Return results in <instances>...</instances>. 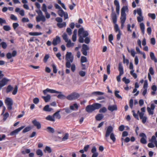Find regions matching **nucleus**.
<instances>
[{"label": "nucleus", "mask_w": 157, "mask_h": 157, "mask_svg": "<svg viewBox=\"0 0 157 157\" xmlns=\"http://www.w3.org/2000/svg\"><path fill=\"white\" fill-rule=\"evenodd\" d=\"M71 53L67 52L66 55V59L67 60L66 66L67 67L69 68L71 66V63L73 61V58L71 57Z\"/></svg>", "instance_id": "1"}, {"label": "nucleus", "mask_w": 157, "mask_h": 157, "mask_svg": "<svg viewBox=\"0 0 157 157\" xmlns=\"http://www.w3.org/2000/svg\"><path fill=\"white\" fill-rule=\"evenodd\" d=\"M36 11L38 15V16L36 17V21L37 22H39L41 21L43 22H45L46 21V18L44 15H43L41 10L39 9L38 10H36Z\"/></svg>", "instance_id": "2"}, {"label": "nucleus", "mask_w": 157, "mask_h": 157, "mask_svg": "<svg viewBox=\"0 0 157 157\" xmlns=\"http://www.w3.org/2000/svg\"><path fill=\"white\" fill-rule=\"evenodd\" d=\"M128 10L127 6H124L121 10V23H124L126 19V14L125 13V10Z\"/></svg>", "instance_id": "3"}, {"label": "nucleus", "mask_w": 157, "mask_h": 157, "mask_svg": "<svg viewBox=\"0 0 157 157\" xmlns=\"http://www.w3.org/2000/svg\"><path fill=\"white\" fill-rule=\"evenodd\" d=\"M80 96L79 94L76 93H72L66 97V98L69 100H72L78 98Z\"/></svg>", "instance_id": "4"}, {"label": "nucleus", "mask_w": 157, "mask_h": 157, "mask_svg": "<svg viewBox=\"0 0 157 157\" xmlns=\"http://www.w3.org/2000/svg\"><path fill=\"white\" fill-rule=\"evenodd\" d=\"M118 70L119 71V75L117 77V79L118 82L121 81V76L123 74L124 72L123 67L121 63L119 64Z\"/></svg>", "instance_id": "5"}, {"label": "nucleus", "mask_w": 157, "mask_h": 157, "mask_svg": "<svg viewBox=\"0 0 157 157\" xmlns=\"http://www.w3.org/2000/svg\"><path fill=\"white\" fill-rule=\"evenodd\" d=\"M8 109L10 110L12 109V105L13 104V101L12 99L10 98H7L5 100Z\"/></svg>", "instance_id": "6"}, {"label": "nucleus", "mask_w": 157, "mask_h": 157, "mask_svg": "<svg viewBox=\"0 0 157 157\" xmlns=\"http://www.w3.org/2000/svg\"><path fill=\"white\" fill-rule=\"evenodd\" d=\"M89 35L87 31H85L83 28H80L78 31V35H81L83 37H86Z\"/></svg>", "instance_id": "7"}, {"label": "nucleus", "mask_w": 157, "mask_h": 157, "mask_svg": "<svg viewBox=\"0 0 157 157\" xmlns=\"http://www.w3.org/2000/svg\"><path fill=\"white\" fill-rule=\"evenodd\" d=\"M113 131V128L111 126H109L107 127L105 134V139L106 140H107V138L112 133H113L112 132Z\"/></svg>", "instance_id": "8"}, {"label": "nucleus", "mask_w": 157, "mask_h": 157, "mask_svg": "<svg viewBox=\"0 0 157 157\" xmlns=\"http://www.w3.org/2000/svg\"><path fill=\"white\" fill-rule=\"evenodd\" d=\"M89 49V47L86 44H83L81 50L82 54L85 56L87 55V51Z\"/></svg>", "instance_id": "9"}, {"label": "nucleus", "mask_w": 157, "mask_h": 157, "mask_svg": "<svg viewBox=\"0 0 157 157\" xmlns=\"http://www.w3.org/2000/svg\"><path fill=\"white\" fill-rule=\"evenodd\" d=\"M59 15L61 17H64V20L67 19L68 17V15L67 12H65L62 9L59 10L58 12Z\"/></svg>", "instance_id": "10"}, {"label": "nucleus", "mask_w": 157, "mask_h": 157, "mask_svg": "<svg viewBox=\"0 0 157 157\" xmlns=\"http://www.w3.org/2000/svg\"><path fill=\"white\" fill-rule=\"evenodd\" d=\"M140 136L142 137L140 139V142L143 144H146L147 136L144 133H142L140 134Z\"/></svg>", "instance_id": "11"}, {"label": "nucleus", "mask_w": 157, "mask_h": 157, "mask_svg": "<svg viewBox=\"0 0 157 157\" xmlns=\"http://www.w3.org/2000/svg\"><path fill=\"white\" fill-rule=\"evenodd\" d=\"M48 92L50 93H60L61 92L57 91L53 89H50L48 88H47L46 89L44 90L43 91V93L44 95H46Z\"/></svg>", "instance_id": "12"}, {"label": "nucleus", "mask_w": 157, "mask_h": 157, "mask_svg": "<svg viewBox=\"0 0 157 157\" xmlns=\"http://www.w3.org/2000/svg\"><path fill=\"white\" fill-rule=\"evenodd\" d=\"M25 127V126H22L12 132L10 134V136H13L17 134L21 130L23 129Z\"/></svg>", "instance_id": "13"}, {"label": "nucleus", "mask_w": 157, "mask_h": 157, "mask_svg": "<svg viewBox=\"0 0 157 157\" xmlns=\"http://www.w3.org/2000/svg\"><path fill=\"white\" fill-rule=\"evenodd\" d=\"M8 81V80L6 79V78H4L0 81V90H1L2 87L6 84Z\"/></svg>", "instance_id": "14"}, {"label": "nucleus", "mask_w": 157, "mask_h": 157, "mask_svg": "<svg viewBox=\"0 0 157 157\" xmlns=\"http://www.w3.org/2000/svg\"><path fill=\"white\" fill-rule=\"evenodd\" d=\"M61 40L59 37L56 36L55 38H54L52 41V44L54 46L58 44L60 42Z\"/></svg>", "instance_id": "15"}, {"label": "nucleus", "mask_w": 157, "mask_h": 157, "mask_svg": "<svg viewBox=\"0 0 157 157\" xmlns=\"http://www.w3.org/2000/svg\"><path fill=\"white\" fill-rule=\"evenodd\" d=\"M32 123L36 127L37 129H40L41 128V125L40 123L36 119H34L32 121Z\"/></svg>", "instance_id": "16"}, {"label": "nucleus", "mask_w": 157, "mask_h": 157, "mask_svg": "<svg viewBox=\"0 0 157 157\" xmlns=\"http://www.w3.org/2000/svg\"><path fill=\"white\" fill-rule=\"evenodd\" d=\"M86 110L89 113H92L94 110L93 104L87 105L86 108Z\"/></svg>", "instance_id": "17"}, {"label": "nucleus", "mask_w": 157, "mask_h": 157, "mask_svg": "<svg viewBox=\"0 0 157 157\" xmlns=\"http://www.w3.org/2000/svg\"><path fill=\"white\" fill-rule=\"evenodd\" d=\"M108 109L109 110L112 112L114 110H117V105H109L108 107Z\"/></svg>", "instance_id": "18"}, {"label": "nucleus", "mask_w": 157, "mask_h": 157, "mask_svg": "<svg viewBox=\"0 0 157 157\" xmlns=\"http://www.w3.org/2000/svg\"><path fill=\"white\" fill-rule=\"evenodd\" d=\"M111 16L113 23L114 24L116 23L117 21V16L116 13L115 12H112Z\"/></svg>", "instance_id": "19"}, {"label": "nucleus", "mask_w": 157, "mask_h": 157, "mask_svg": "<svg viewBox=\"0 0 157 157\" xmlns=\"http://www.w3.org/2000/svg\"><path fill=\"white\" fill-rule=\"evenodd\" d=\"M42 98L44 99L46 102H49L51 99V96L49 94H47L46 96H42Z\"/></svg>", "instance_id": "20"}, {"label": "nucleus", "mask_w": 157, "mask_h": 157, "mask_svg": "<svg viewBox=\"0 0 157 157\" xmlns=\"http://www.w3.org/2000/svg\"><path fill=\"white\" fill-rule=\"evenodd\" d=\"M145 108L144 107L142 108L141 109V112L140 113L139 117L140 118H141L142 117H144V113L145 112Z\"/></svg>", "instance_id": "21"}, {"label": "nucleus", "mask_w": 157, "mask_h": 157, "mask_svg": "<svg viewBox=\"0 0 157 157\" xmlns=\"http://www.w3.org/2000/svg\"><path fill=\"white\" fill-rule=\"evenodd\" d=\"M60 111V110H58L53 114V116L54 118L55 117L56 118L59 119L61 118V116L59 113Z\"/></svg>", "instance_id": "22"}, {"label": "nucleus", "mask_w": 157, "mask_h": 157, "mask_svg": "<svg viewBox=\"0 0 157 157\" xmlns=\"http://www.w3.org/2000/svg\"><path fill=\"white\" fill-rule=\"evenodd\" d=\"M150 56L151 59L154 61L155 63L157 62V59L155 58L154 53L152 52L150 53Z\"/></svg>", "instance_id": "23"}, {"label": "nucleus", "mask_w": 157, "mask_h": 157, "mask_svg": "<svg viewBox=\"0 0 157 157\" xmlns=\"http://www.w3.org/2000/svg\"><path fill=\"white\" fill-rule=\"evenodd\" d=\"M57 25L59 28H62L66 26V23L65 22H64L62 23H58L57 24Z\"/></svg>", "instance_id": "24"}, {"label": "nucleus", "mask_w": 157, "mask_h": 157, "mask_svg": "<svg viewBox=\"0 0 157 157\" xmlns=\"http://www.w3.org/2000/svg\"><path fill=\"white\" fill-rule=\"evenodd\" d=\"M93 105L94 106V110L96 109H99L101 106V104L98 103H94L93 104Z\"/></svg>", "instance_id": "25"}, {"label": "nucleus", "mask_w": 157, "mask_h": 157, "mask_svg": "<svg viewBox=\"0 0 157 157\" xmlns=\"http://www.w3.org/2000/svg\"><path fill=\"white\" fill-rule=\"evenodd\" d=\"M78 106L77 103H74L73 105L70 106V108L71 109L74 110H75V108L76 109V110H77L78 108Z\"/></svg>", "instance_id": "26"}, {"label": "nucleus", "mask_w": 157, "mask_h": 157, "mask_svg": "<svg viewBox=\"0 0 157 157\" xmlns=\"http://www.w3.org/2000/svg\"><path fill=\"white\" fill-rule=\"evenodd\" d=\"M103 117L104 116L102 114H99L96 116L95 118L97 121H100L103 118Z\"/></svg>", "instance_id": "27"}, {"label": "nucleus", "mask_w": 157, "mask_h": 157, "mask_svg": "<svg viewBox=\"0 0 157 157\" xmlns=\"http://www.w3.org/2000/svg\"><path fill=\"white\" fill-rule=\"evenodd\" d=\"M46 119L47 120L51 121L54 122L55 121V118H54L53 115V116L48 115L46 117Z\"/></svg>", "instance_id": "28"}, {"label": "nucleus", "mask_w": 157, "mask_h": 157, "mask_svg": "<svg viewBox=\"0 0 157 157\" xmlns=\"http://www.w3.org/2000/svg\"><path fill=\"white\" fill-rule=\"evenodd\" d=\"M44 111L47 112L51 111L53 109L49 107V106L48 105H47L44 106L43 108Z\"/></svg>", "instance_id": "29"}, {"label": "nucleus", "mask_w": 157, "mask_h": 157, "mask_svg": "<svg viewBox=\"0 0 157 157\" xmlns=\"http://www.w3.org/2000/svg\"><path fill=\"white\" fill-rule=\"evenodd\" d=\"M66 42L67 43L66 46L68 48L73 47L74 46V44L73 43H71V40L70 39H69V40L67 41V42Z\"/></svg>", "instance_id": "30"}, {"label": "nucleus", "mask_w": 157, "mask_h": 157, "mask_svg": "<svg viewBox=\"0 0 157 157\" xmlns=\"http://www.w3.org/2000/svg\"><path fill=\"white\" fill-rule=\"evenodd\" d=\"M59 94L57 96V98L60 99H64L66 98V97L64 95L62 94V93L61 92L60 93H59Z\"/></svg>", "instance_id": "31"}, {"label": "nucleus", "mask_w": 157, "mask_h": 157, "mask_svg": "<svg viewBox=\"0 0 157 157\" xmlns=\"http://www.w3.org/2000/svg\"><path fill=\"white\" fill-rule=\"evenodd\" d=\"M73 5H69V7L70 9L72 10L73 9L74 7L76 6V4L75 3V2L76 0H71Z\"/></svg>", "instance_id": "32"}, {"label": "nucleus", "mask_w": 157, "mask_h": 157, "mask_svg": "<svg viewBox=\"0 0 157 157\" xmlns=\"http://www.w3.org/2000/svg\"><path fill=\"white\" fill-rule=\"evenodd\" d=\"M104 94V93L100 91H95L92 93V94L95 95H102Z\"/></svg>", "instance_id": "33"}, {"label": "nucleus", "mask_w": 157, "mask_h": 157, "mask_svg": "<svg viewBox=\"0 0 157 157\" xmlns=\"http://www.w3.org/2000/svg\"><path fill=\"white\" fill-rule=\"evenodd\" d=\"M13 89V87L11 85H9L8 86L6 89V92L8 93L11 91Z\"/></svg>", "instance_id": "34"}, {"label": "nucleus", "mask_w": 157, "mask_h": 157, "mask_svg": "<svg viewBox=\"0 0 157 157\" xmlns=\"http://www.w3.org/2000/svg\"><path fill=\"white\" fill-rule=\"evenodd\" d=\"M30 149H26L25 151L21 150V153L23 155H25L26 154H29L30 152Z\"/></svg>", "instance_id": "35"}, {"label": "nucleus", "mask_w": 157, "mask_h": 157, "mask_svg": "<svg viewBox=\"0 0 157 157\" xmlns=\"http://www.w3.org/2000/svg\"><path fill=\"white\" fill-rule=\"evenodd\" d=\"M140 28L141 29V30L143 33L144 34V30H145V27L144 25V24L143 23H140Z\"/></svg>", "instance_id": "36"}, {"label": "nucleus", "mask_w": 157, "mask_h": 157, "mask_svg": "<svg viewBox=\"0 0 157 157\" xmlns=\"http://www.w3.org/2000/svg\"><path fill=\"white\" fill-rule=\"evenodd\" d=\"M114 29L115 32H121V31L120 30V29L118 27V26L116 23L114 24Z\"/></svg>", "instance_id": "37"}, {"label": "nucleus", "mask_w": 157, "mask_h": 157, "mask_svg": "<svg viewBox=\"0 0 157 157\" xmlns=\"http://www.w3.org/2000/svg\"><path fill=\"white\" fill-rule=\"evenodd\" d=\"M42 34L41 33L38 32H30L29 33V34L31 36H38Z\"/></svg>", "instance_id": "38"}, {"label": "nucleus", "mask_w": 157, "mask_h": 157, "mask_svg": "<svg viewBox=\"0 0 157 157\" xmlns=\"http://www.w3.org/2000/svg\"><path fill=\"white\" fill-rule=\"evenodd\" d=\"M47 129L48 130V132L49 133H53L55 132L54 129L51 127H48Z\"/></svg>", "instance_id": "39"}, {"label": "nucleus", "mask_w": 157, "mask_h": 157, "mask_svg": "<svg viewBox=\"0 0 157 157\" xmlns=\"http://www.w3.org/2000/svg\"><path fill=\"white\" fill-rule=\"evenodd\" d=\"M62 37L65 42H67V41L69 40L67 37V34L65 33H63L62 35Z\"/></svg>", "instance_id": "40"}, {"label": "nucleus", "mask_w": 157, "mask_h": 157, "mask_svg": "<svg viewBox=\"0 0 157 157\" xmlns=\"http://www.w3.org/2000/svg\"><path fill=\"white\" fill-rule=\"evenodd\" d=\"M119 91L117 90H116L115 92V96L118 98L122 99V97L118 94Z\"/></svg>", "instance_id": "41"}, {"label": "nucleus", "mask_w": 157, "mask_h": 157, "mask_svg": "<svg viewBox=\"0 0 157 157\" xmlns=\"http://www.w3.org/2000/svg\"><path fill=\"white\" fill-rule=\"evenodd\" d=\"M36 154L38 155L42 156L43 155V153L42 150L40 149L36 150Z\"/></svg>", "instance_id": "42"}, {"label": "nucleus", "mask_w": 157, "mask_h": 157, "mask_svg": "<svg viewBox=\"0 0 157 157\" xmlns=\"http://www.w3.org/2000/svg\"><path fill=\"white\" fill-rule=\"evenodd\" d=\"M87 61L86 58L84 56H82L81 58V62L82 63L86 62Z\"/></svg>", "instance_id": "43"}, {"label": "nucleus", "mask_w": 157, "mask_h": 157, "mask_svg": "<svg viewBox=\"0 0 157 157\" xmlns=\"http://www.w3.org/2000/svg\"><path fill=\"white\" fill-rule=\"evenodd\" d=\"M147 109L148 114L149 115H153L154 113V110L151 109L150 107H147Z\"/></svg>", "instance_id": "44"}, {"label": "nucleus", "mask_w": 157, "mask_h": 157, "mask_svg": "<svg viewBox=\"0 0 157 157\" xmlns=\"http://www.w3.org/2000/svg\"><path fill=\"white\" fill-rule=\"evenodd\" d=\"M110 136V139L113 142H114L116 141V139L114 134L113 133H112Z\"/></svg>", "instance_id": "45"}, {"label": "nucleus", "mask_w": 157, "mask_h": 157, "mask_svg": "<svg viewBox=\"0 0 157 157\" xmlns=\"http://www.w3.org/2000/svg\"><path fill=\"white\" fill-rule=\"evenodd\" d=\"M46 151H47L48 153H50L52 151V150L51 148L47 146L46 147L45 149L44 150V151L45 152H46Z\"/></svg>", "instance_id": "46"}, {"label": "nucleus", "mask_w": 157, "mask_h": 157, "mask_svg": "<svg viewBox=\"0 0 157 157\" xmlns=\"http://www.w3.org/2000/svg\"><path fill=\"white\" fill-rule=\"evenodd\" d=\"M122 80L125 84H128L130 82V80L128 79H127L126 77L123 78Z\"/></svg>", "instance_id": "47"}, {"label": "nucleus", "mask_w": 157, "mask_h": 157, "mask_svg": "<svg viewBox=\"0 0 157 157\" xmlns=\"http://www.w3.org/2000/svg\"><path fill=\"white\" fill-rule=\"evenodd\" d=\"M17 90H18L17 86V85H15V87L14 88V90L12 92L13 94L14 95H15L17 94Z\"/></svg>", "instance_id": "48"}, {"label": "nucleus", "mask_w": 157, "mask_h": 157, "mask_svg": "<svg viewBox=\"0 0 157 157\" xmlns=\"http://www.w3.org/2000/svg\"><path fill=\"white\" fill-rule=\"evenodd\" d=\"M1 45L2 46V48L3 49H5L7 47V45L6 43L4 42H2L1 43Z\"/></svg>", "instance_id": "49"}, {"label": "nucleus", "mask_w": 157, "mask_h": 157, "mask_svg": "<svg viewBox=\"0 0 157 157\" xmlns=\"http://www.w3.org/2000/svg\"><path fill=\"white\" fill-rule=\"evenodd\" d=\"M42 10L45 13L47 12L46 8V6L45 4H43Z\"/></svg>", "instance_id": "50"}, {"label": "nucleus", "mask_w": 157, "mask_h": 157, "mask_svg": "<svg viewBox=\"0 0 157 157\" xmlns=\"http://www.w3.org/2000/svg\"><path fill=\"white\" fill-rule=\"evenodd\" d=\"M9 116V114L8 112L6 113L3 115V120L4 121H5L7 117Z\"/></svg>", "instance_id": "51"}, {"label": "nucleus", "mask_w": 157, "mask_h": 157, "mask_svg": "<svg viewBox=\"0 0 157 157\" xmlns=\"http://www.w3.org/2000/svg\"><path fill=\"white\" fill-rule=\"evenodd\" d=\"M79 36V37L78 38V41L80 43H83L84 42V40L83 39V37L81 35H78Z\"/></svg>", "instance_id": "52"}, {"label": "nucleus", "mask_w": 157, "mask_h": 157, "mask_svg": "<svg viewBox=\"0 0 157 157\" xmlns=\"http://www.w3.org/2000/svg\"><path fill=\"white\" fill-rule=\"evenodd\" d=\"M107 111V109L105 107H103L99 111V112L100 113H105Z\"/></svg>", "instance_id": "53"}, {"label": "nucleus", "mask_w": 157, "mask_h": 157, "mask_svg": "<svg viewBox=\"0 0 157 157\" xmlns=\"http://www.w3.org/2000/svg\"><path fill=\"white\" fill-rule=\"evenodd\" d=\"M4 29L6 31H8L10 30V27L9 25H5L3 26Z\"/></svg>", "instance_id": "54"}, {"label": "nucleus", "mask_w": 157, "mask_h": 157, "mask_svg": "<svg viewBox=\"0 0 157 157\" xmlns=\"http://www.w3.org/2000/svg\"><path fill=\"white\" fill-rule=\"evenodd\" d=\"M148 16L151 17L153 19H155V15L154 13H148Z\"/></svg>", "instance_id": "55"}, {"label": "nucleus", "mask_w": 157, "mask_h": 157, "mask_svg": "<svg viewBox=\"0 0 157 157\" xmlns=\"http://www.w3.org/2000/svg\"><path fill=\"white\" fill-rule=\"evenodd\" d=\"M10 18L11 19L14 21H16L17 19V17L14 15L13 14H11Z\"/></svg>", "instance_id": "56"}, {"label": "nucleus", "mask_w": 157, "mask_h": 157, "mask_svg": "<svg viewBox=\"0 0 157 157\" xmlns=\"http://www.w3.org/2000/svg\"><path fill=\"white\" fill-rule=\"evenodd\" d=\"M79 74L81 76L84 77L86 75V72L83 71H81L79 72Z\"/></svg>", "instance_id": "57"}, {"label": "nucleus", "mask_w": 157, "mask_h": 157, "mask_svg": "<svg viewBox=\"0 0 157 157\" xmlns=\"http://www.w3.org/2000/svg\"><path fill=\"white\" fill-rule=\"evenodd\" d=\"M52 67L53 69V72L55 74L57 72V70L56 68V65L55 64H52Z\"/></svg>", "instance_id": "58"}, {"label": "nucleus", "mask_w": 157, "mask_h": 157, "mask_svg": "<svg viewBox=\"0 0 157 157\" xmlns=\"http://www.w3.org/2000/svg\"><path fill=\"white\" fill-rule=\"evenodd\" d=\"M132 112L133 113V115L134 117L136 118V119H137L138 120H139V118L138 117V115L136 113L134 110L132 111Z\"/></svg>", "instance_id": "59"}, {"label": "nucleus", "mask_w": 157, "mask_h": 157, "mask_svg": "<svg viewBox=\"0 0 157 157\" xmlns=\"http://www.w3.org/2000/svg\"><path fill=\"white\" fill-rule=\"evenodd\" d=\"M140 118L142 120V122L143 124H145L146 123L147 120V117L146 116H144Z\"/></svg>", "instance_id": "60"}, {"label": "nucleus", "mask_w": 157, "mask_h": 157, "mask_svg": "<svg viewBox=\"0 0 157 157\" xmlns=\"http://www.w3.org/2000/svg\"><path fill=\"white\" fill-rule=\"evenodd\" d=\"M113 40V36L112 34L109 35V41L112 44V41Z\"/></svg>", "instance_id": "61"}, {"label": "nucleus", "mask_w": 157, "mask_h": 157, "mask_svg": "<svg viewBox=\"0 0 157 157\" xmlns=\"http://www.w3.org/2000/svg\"><path fill=\"white\" fill-rule=\"evenodd\" d=\"M66 32L69 35H71L72 34V30L69 28L67 29Z\"/></svg>", "instance_id": "62"}, {"label": "nucleus", "mask_w": 157, "mask_h": 157, "mask_svg": "<svg viewBox=\"0 0 157 157\" xmlns=\"http://www.w3.org/2000/svg\"><path fill=\"white\" fill-rule=\"evenodd\" d=\"M30 130V128L29 127H27L25 128L23 130V133H25L29 131Z\"/></svg>", "instance_id": "63"}, {"label": "nucleus", "mask_w": 157, "mask_h": 157, "mask_svg": "<svg viewBox=\"0 0 157 157\" xmlns=\"http://www.w3.org/2000/svg\"><path fill=\"white\" fill-rule=\"evenodd\" d=\"M19 24L17 23H14L13 24V27L14 30H15L19 26Z\"/></svg>", "instance_id": "64"}]
</instances>
